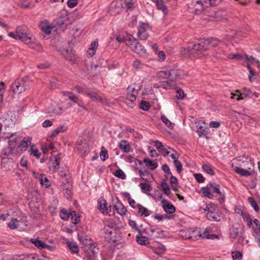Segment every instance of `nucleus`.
Returning <instances> with one entry per match:
<instances>
[{
    "instance_id": "nucleus-1",
    "label": "nucleus",
    "mask_w": 260,
    "mask_h": 260,
    "mask_svg": "<svg viewBox=\"0 0 260 260\" xmlns=\"http://www.w3.org/2000/svg\"><path fill=\"white\" fill-rule=\"evenodd\" d=\"M209 40L202 39L198 43H195L192 46H188L186 48L181 49V52L183 55L190 53L192 54L195 58H202L208 56L206 51L209 48Z\"/></svg>"
},
{
    "instance_id": "nucleus-2",
    "label": "nucleus",
    "mask_w": 260,
    "mask_h": 260,
    "mask_svg": "<svg viewBox=\"0 0 260 260\" xmlns=\"http://www.w3.org/2000/svg\"><path fill=\"white\" fill-rule=\"evenodd\" d=\"M8 36L16 40H20L28 45L31 43V39L28 36L27 28L25 26H18L15 32H9Z\"/></svg>"
},
{
    "instance_id": "nucleus-3",
    "label": "nucleus",
    "mask_w": 260,
    "mask_h": 260,
    "mask_svg": "<svg viewBox=\"0 0 260 260\" xmlns=\"http://www.w3.org/2000/svg\"><path fill=\"white\" fill-rule=\"evenodd\" d=\"M125 43L133 51L139 55L144 56L146 54V51L144 47L134 38H128L125 40Z\"/></svg>"
},
{
    "instance_id": "nucleus-4",
    "label": "nucleus",
    "mask_w": 260,
    "mask_h": 260,
    "mask_svg": "<svg viewBox=\"0 0 260 260\" xmlns=\"http://www.w3.org/2000/svg\"><path fill=\"white\" fill-rule=\"evenodd\" d=\"M140 90H141V86L138 84L135 83L129 85L126 90L127 94L125 102L126 104H128V102L132 103L134 102Z\"/></svg>"
},
{
    "instance_id": "nucleus-5",
    "label": "nucleus",
    "mask_w": 260,
    "mask_h": 260,
    "mask_svg": "<svg viewBox=\"0 0 260 260\" xmlns=\"http://www.w3.org/2000/svg\"><path fill=\"white\" fill-rule=\"evenodd\" d=\"M69 21V17L67 12L65 10H61L58 17L54 21V23L56 24V27L58 29H61L63 30L68 26L67 22Z\"/></svg>"
},
{
    "instance_id": "nucleus-6",
    "label": "nucleus",
    "mask_w": 260,
    "mask_h": 260,
    "mask_svg": "<svg viewBox=\"0 0 260 260\" xmlns=\"http://www.w3.org/2000/svg\"><path fill=\"white\" fill-rule=\"evenodd\" d=\"M85 95L94 102L101 104H105L107 102V99L96 89H87L85 92Z\"/></svg>"
},
{
    "instance_id": "nucleus-7",
    "label": "nucleus",
    "mask_w": 260,
    "mask_h": 260,
    "mask_svg": "<svg viewBox=\"0 0 260 260\" xmlns=\"http://www.w3.org/2000/svg\"><path fill=\"white\" fill-rule=\"evenodd\" d=\"M26 88V84L23 79L15 80L11 84V90L15 94H20L24 92Z\"/></svg>"
},
{
    "instance_id": "nucleus-8",
    "label": "nucleus",
    "mask_w": 260,
    "mask_h": 260,
    "mask_svg": "<svg viewBox=\"0 0 260 260\" xmlns=\"http://www.w3.org/2000/svg\"><path fill=\"white\" fill-rule=\"evenodd\" d=\"M84 250L87 253V256L89 257L90 259H94L95 254H96L99 251V249L97 247V244L95 243L91 242L84 245Z\"/></svg>"
},
{
    "instance_id": "nucleus-9",
    "label": "nucleus",
    "mask_w": 260,
    "mask_h": 260,
    "mask_svg": "<svg viewBox=\"0 0 260 260\" xmlns=\"http://www.w3.org/2000/svg\"><path fill=\"white\" fill-rule=\"evenodd\" d=\"M7 138L9 139V147L10 149L9 153L7 154L6 152H5V154L7 156H10L11 155L15 153L14 150L16 146L17 141L20 139V137L16 134H12L10 136L7 137Z\"/></svg>"
},
{
    "instance_id": "nucleus-10",
    "label": "nucleus",
    "mask_w": 260,
    "mask_h": 260,
    "mask_svg": "<svg viewBox=\"0 0 260 260\" xmlns=\"http://www.w3.org/2000/svg\"><path fill=\"white\" fill-rule=\"evenodd\" d=\"M204 7H206L202 0H192L189 5L190 10L196 14H200Z\"/></svg>"
},
{
    "instance_id": "nucleus-11",
    "label": "nucleus",
    "mask_w": 260,
    "mask_h": 260,
    "mask_svg": "<svg viewBox=\"0 0 260 260\" xmlns=\"http://www.w3.org/2000/svg\"><path fill=\"white\" fill-rule=\"evenodd\" d=\"M124 7L120 0H115L111 3L109 11L112 15H116L122 12Z\"/></svg>"
},
{
    "instance_id": "nucleus-12",
    "label": "nucleus",
    "mask_w": 260,
    "mask_h": 260,
    "mask_svg": "<svg viewBox=\"0 0 260 260\" xmlns=\"http://www.w3.org/2000/svg\"><path fill=\"white\" fill-rule=\"evenodd\" d=\"M39 27L41 30L46 35H49L52 30L56 31L57 29L55 26H52V25L46 20L40 22Z\"/></svg>"
},
{
    "instance_id": "nucleus-13",
    "label": "nucleus",
    "mask_w": 260,
    "mask_h": 260,
    "mask_svg": "<svg viewBox=\"0 0 260 260\" xmlns=\"http://www.w3.org/2000/svg\"><path fill=\"white\" fill-rule=\"evenodd\" d=\"M150 30L148 24H142L139 28L138 35L140 40H146L148 37V31Z\"/></svg>"
},
{
    "instance_id": "nucleus-14",
    "label": "nucleus",
    "mask_w": 260,
    "mask_h": 260,
    "mask_svg": "<svg viewBox=\"0 0 260 260\" xmlns=\"http://www.w3.org/2000/svg\"><path fill=\"white\" fill-rule=\"evenodd\" d=\"M182 75V72L178 69H172L168 70V79L175 82L179 79Z\"/></svg>"
},
{
    "instance_id": "nucleus-15",
    "label": "nucleus",
    "mask_w": 260,
    "mask_h": 260,
    "mask_svg": "<svg viewBox=\"0 0 260 260\" xmlns=\"http://www.w3.org/2000/svg\"><path fill=\"white\" fill-rule=\"evenodd\" d=\"M62 112V108L58 106L52 105L48 109V113L50 116H55L61 114Z\"/></svg>"
},
{
    "instance_id": "nucleus-16",
    "label": "nucleus",
    "mask_w": 260,
    "mask_h": 260,
    "mask_svg": "<svg viewBox=\"0 0 260 260\" xmlns=\"http://www.w3.org/2000/svg\"><path fill=\"white\" fill-rule=\"evenodd\" d=\"M236 92H237V94H233V93H231V99H233L234 96L237 95L238 96L236 99L238 101L243 100L244 98L250 96L252 94L251 90L249 88H246L244 89V91L242 93H240L238 90H237Z\"/></svg>"
},
{
    "instance_id": "nucleus-17",
    "label": "nucleus",
    "mask_w": 260,
    "mask_h": 260,
    "mask_svg": "<svg viewBox=\"0 0 260 260\" xmlns=\"http://www.w3.org/2000/svg\"><path fill=\"white\" fill-rule=\"evenodd\" d=\"M112 215L114 214L115 210H116L117 213L121 216L125 215L127 211L125 207L121 202H118L117 204L114 205Z\"/></svg>"
},
{
    "instance_id": "nucleus-18",
    "label": "nucleus",
    "mask_w": 260,
    "mask_h": 260,
    "mask_svg": "<svg viewBox=\"0 0 260 260\" xmlns=\"http://www.w3.org/2000/svg\"><path fill=\"white\" fill-rule=\"evenodd\" d=\"M161 203L163 204L162 208L166 213L171 214L175 211L176 209L174 206L171 204L168 200H162Z\"/></svg>"
},
{
    "instance_id": "nucleus-19",
    "label": "nucleus",
    "mask_w": 260,
    "mask_h": 260,
    "mask_svg": "<svg viewBox=\"0 0 260 260\" xmlns=\"http://www.w3.org/2000/svg\"><path fill=\"white\" fill-rule=\"evenodd\" d=\"M67 130V126L65 124L59 125L57 128L54 129L48 138L53 139L57 135L61 133H64Z\"/></svg>"
},
{
    "instance_id": "nucleus-20",
    "label": "nucleus",
    "mask_w": 260,
    "mask_h": 260,
    "mask_svg": "<svg viewBox=\"0 0 260 260\" xmlns=\"http://www.w3.org/2000/svg\"><path fill=\"white\" fill-rule=\"evenodd\" d=\"M207 218L212 221H219L221 219L220 211L213 212L212 213H207Z\"/></svg>"
},
{
    "instance_id": "nucleus-21",
    "label": "nucleus",
    "mask_w": 260,
    "mask_h": 260,
    "mask_svg": "<svg viewBox=\"0 0 260 260\" xmlns=\"http://www.w3.org/2000/svg\"><path fill=\"white\" fill-rule=\"evenodd\" d=\"M98 208L103 214H108L106 201L103 198H100L98 201Z\"/></svg>"
},
{
    "instance_id": "nucleus-22",
    "label": "nucleus",
    "mask_w": 260,
    "mask_h": 260,
    "mask_svg": "<svg viewBox=\"0 0 260 260\" xmlns=\"http://www.w3.org/2000/svg\"><path fill=\"white\" fill-rule=\"evenodd\" d=\"M234 171L242 176L248 177L251 175V171L247 168L241 167H235L234 168Z\"/></svg>"
},
{
    "instance_id": "nucleus-23",
    "label": "nucleus",
    "mask_w": 260,
    "mask_h": 260,
    "mask_svg": "<svg viewBox=\"0 0 260 260\" xmlns=\"http://www.w3.org/2000/svg\"><path fill=\"white\" fill-rule=\"evenodd\" d=\"M53 158L54 160H50L49 164V170L52 173L56 171L59 165V159L55 156Z\"/></svg>"
},
{
    "instance_id": "nucleus-24",
    "label": "nucleus",
    "mask_w": 260,
    "mask_h": 260,
    "mask_svg": "<svg viewBox=\"0 0 260 260\" xmlns=\"http://www.w3.org/2000/svg\"><path fill=\"white\" fill-rule=\"evenodd\" d=\"M31 140L30 137H25L22 140L18 147L21 152L26 150L28 146L31 143Z\"/></svg>"
},
{
    "instance_id": "nucleus-25",
    "label": "nucleus",
    "mask_w": 260,
    "mask_h": 260,
    "mask_svg": "<svg viewBox=\"0 0 260 260\" xmlns=\"http://www.w3.org/2000/svg\"><path fill=\"white\" fill-rule=\"evenodd\" d=\"M62 183L64 184L63 187V191L64 196L67 199H70L72 198V192L71 185L68 184L67 186L66 182L62 181Z\"/></svg>"
},
{
    "instance_id": "nucleus-26",
    "label": "nucleus",
    "mask_w": 260,
    "mask_h": 260,
    "mask_svg": "<svg viewBox=\"0 0 260 260\" xmlns=\"http://www.w3.org/2000/svg\"><path fill=\"white\" fill-rule=\"evenodd\" d=\"M141 179L145 181H149L152 176L146 170L140 169L138 171Z\"/></svg>"
},
{
    "instance_id": "nucleus-27",
    "label": "nucleus",
    "mask_w": 260,
    "mask_h": 260,
    "mask_svg": "<svg viewBox=\"0 0 260 260\" xmlns=\"http://www.w3.org/2000/svg\"><path fill=\"white\" fill-rule=\"evenodd\" d=\"M21 219H22L18 220L14 218H11L10 221L8 223V226L11 230H15L17 229L20 225V224L22 222L21 221Z\"/></svg>"
},
{
    "instance_id": "nucleus-28",
    "label": "nucleus",
    "mask_w": 260,
    "mask_h": 260,
    "mask_svg": "<svg viewBox=\"0 0 260 260\" xmlns=\"http://www.w3.org/2000/svg\"><path fill=\"white\" fill-rule=\"evenodd\" d=\"M98 42L96 41H93L91 43L90 48L87 51V54L89 57L93 56L95 53L96 49L98 47Z\"/></svg>"
},
{
    "instance_id": "nucleus-29",
    "label": "nucleus",
    "mask_w": 260,
    "mask_h": 260,
    "mask_svg": "<svg viewBox=\"0 0 260 260\" xmlns=\"http://www.w3.org/2000/svg\"><path fill=\"white\" fill-rule=\"evenodd\" d=\"M120 2L123 4V6L127 10L131 11L135 7V0H120Z\"/></svg>"
},
{
    "instance_id": "nucleus-30",
    "label": "nucleus",
    "mask_w": 260,
    "mask_h": 260,
    "mask_svg": "<svg viewBox=\"0 0 260 260\" xmlns=\"http://www.w3.org/2000/svg\"><path fill=\"white\" fill-rule=\"evenodd\" d=\"M203 210L207 212V213H212L213 212L219 211L217 206L212 203L207 204Z\"/></svg>"
},
{
    "instance_id": "nucleus-31",
    "label": "nucleus",
    "mask_w": 260,
    "mask_h": 260,
    "mask_svg": "<svg viewBox=\"0 0 260 260\" xmlns=\"http://www.w3.org/2000/svg\"><path fill=\"white\" fill-rule=\"evenodd\" d=\"M119 148L125 153L130 151L131 147L128 142L125 140L121 141L119 144Z\"/></svg>"
},
{
    "instance_id": "nucleus-32",
    "label": "nucleus",
    "mask_w": 260,
    "mask_h": 260,
    "mask_svg": "<svg viewBox=\"0 0 260 260\" xmlns=\"http://www.w3.org/2000/svg\"><path fill=\"white\" fill-rule=\"evenodd\" d=\"M241 167L245 168L248 169L249 170H251V168L253 167V164L251 162L250 158H245V159L242 161V163L239 164V166Z\"/></svg>"
},
{
    "instance_id": "nucleus-33",
    "label": "nucleus",
    "mask_w": 260,
    "mask_h": 260,
    "mask_svg": "<svg viewBox=\"0 0 260 260\" xmlns=\"http://www.w3.org/2000/svg\"><path fill=\"white\" fill-rule=\"evenodd\" d=\"M201 190L203 194L207 197L209 199H212L213 195L211 192V189L210 187L207 186V187H204L201 188Z\"/></svg>"
},
{
    "instance_id": "nucleus-34",
    "label": "nucleus",
    "mask_w": 260,
    "mask_h": 260,
    "mask_svg": "<svg viewBox=\"0 0 260 260\" xmlns=\"http://www.w3.org/2000/svg\"><path fill=\"white\" fill-rule=\"evenodd\" d=\"M144 162L146 166L152 170H155L157 167V164L148 158H145Z\"/></svg>"
},
{
    "instance_id": "nucleus-35",
    "label": "nucleus",
    "mask_w": 260,
    "mask_h": 260,
    "mask_svg": "<svg viewBox=\"0 0 260 260\" xmlns=\"http://www.w3.org/2000/svg\"><path fill=\"white\" fill-rule=\"evenodd\" d=\"M69 218L71 219L72 223L76 224L79 222L80 217L75 211H73L71 212Z\"/></svg>"
},
{
    "instance_id": "nucleus-36",
    "label": "nucleus",
    "mask_w": 260,
    "mask_h": 260,
    "mask_svg": "<svg viewBox=\"0 0 260 260\" xmlns=\"http://www.w3.org/2000/svg\"><path fill=\"white\" fill-rule=\"evenodd\" d=\"M156 6L158 9L162 11L164 14H167L168 12L167 8L164 4L162 0H157L156 1Z\"/></svg>"
},
{
    "instance_id": "nucleus-37",
    "label": "nucleus",
    "mask_w": 260,
    "mask_h": 260,
    "mask_svg": "<svg viewBox=\"0 0 260 260\" xmlns=\"http://www.w3.org/2000/svg\"><path fill=\"white\" fill-rule=\"evenodd\" d=\"M160 186L165 194L166 195H169L170 194V188L165 180L161 182Z\"/></svg>"
},
{
    "instance_id": "nucleus-38",
    "label": "nucleus",
    "mask_w": 260,
    "mask_h": 260,
    "mask_svg": "<svg viewBox=\"0 0 260 260\" xmlns=\"http://www.w3.org/2000/svg\"><path fill=\"white\" fill-rule=\"evenodd\" d=\"M208 187H210L211 189V192L217 193L219 194H221V192L220 191V187L218 184L216 183H211L209 184Z\"/></svg>"
},
{
    "instance_id": "nucleus-39",
    "label": "nucleus",
    "mask_w": 260,
    "mask_h": 260,
    "mask_svg": "<svg viewBox=\"0 0 260 260\" xmlns=\"http://www.w3.org/2000/svg\"><path fill=\"white\" fill-rule=\"evenodd\" d=\"M138 212L142 215L147 217L149 215V211L147 208L144 207L142 205L138 204Z\"/></svg>"
},
{
    "instance_id": "nucleus-40",
    "label": "nucleus",
    "mask_w": 260,
    "mask_h": 260,
    "mask_svg": "<svg viewBox=\"0 0 260 260\" xmlns=\"http://www.w3.org/2000/svg\"><path fill=\"white\" fill-rule=\"evenodd\" d=\"M39 179L42 185H45L46 187L49 186V184H48L49 182L48 179L45 175L42 174H40L39 177Z\"/></svg>"
},
{
    "instance_id": "nucleus-41",
    "label": "nucleus",
    "mask_w": 260,
    "mask_h": 260,
    "mask_svg": "<svg viewBox=\"0 0 260 260\" xmlns=\"http://www.w3.org/2000/svg\"><path fill=\"white\" fill-rule=\"evenodd\" d=\"M206 7L216 6L218 5L222 0H202Z\"/></svg>"
},
{
    "instance_id": "nucleus-42",
    "label": "nucleus",
    "mask_w": 260,
    "mask_h": 260,
    "mask_svg": "<svg viewBox=\"0 0 260 260\" xmlns=\"http://www.w3.org/2000/svg\"><path fill=\"white\" fill-rule=\"evenodd\" d=\"M71 212H68L64 209H61L59 213L60 218L64 220H68L70 216Z\"/></svg>"
},
{
    "instance_id": "nucleus-43",
    "label": "nucleus",
    "mask_w": 260,
    "mask_h": 260,
    "mask_svg": "<svg viewBox=\"0 0 260 260\" xmlns=\"http://www.w3.org/2000/svg\"><path fill=\"white\" fill-rule=\"evenodd\" d=\"M137 241L140 245H145L149 243L148 238L145 236L137 237Z\"/></svg>"
},
{
    "instance_id": "nucleus-44",
    "label": "nucleus",
    "mask_w": 260,
    "mask_h": 260,
    "mask_svg": "<svg viewBox=\"0 0 260 260\" xmlns=\"http://www.w3.org/2000/svg\"><path fill=\"white\" fill-rule=\"evenodd\" d=\"M242 216L243 220L247 222V225L250 227L252 223L250 215L248 213L245 212L242 214Z\"/></svg>"
},
{
    "instance_id": "nucleus-45",
    "label": "nucleus",
    "mask_w": 260,
    "mask_h": 260,
    "mask_svg": "<svg viewBox=\"0 0 260 260\" xmlns=\"http://www.w3.org/2000/svg\"><path fill=\"white\" fill-rule=\"evenodd\" d=\"M247 200L251 206L253 208L254 210L256 212H257L259 210L258 206L253 198L249 197L248 198Z\"/></svg>"
},
{
    "instance_id": "nucleus-46",
    "label": "nucleus",
    "mask_w": 260,
    "mask_h": 260,
    "mask_svg": "<svg viewBox=\"0 0 260 260\" xmlns=\"http://www.w3.org/2000/svg\"><path fill=\"white\" fill-rule=\"evenodd\" d=\"M139 186L143 192H146L147 191H150L152 189L151 185L146 183H140Z\"/></svg>"
},
{
    "instance_id": "nucleus-47",
    "label": "nucleus",
    "mask_w": 260,
    "mask_h": 260,
    "mask_svg": "<svg viewBox=\"0 0 260 260\" xmlns=\"http://www.w3.org/2000/svg\"><path fill=\"white\" fill-rule=\"evenodd\" d=\"M67 244L70 249L73 253H77L78 252V246L76 243L68 242Z\"/></svg>"
},
{
    "instance_id": "nucleus-48",
    "label": "nucleus",
    "mask_w": 260,
    "mask_h": 260,
    "mask_svg": "<svg viewBox=\"0 0 260 260\" xmlns=\"http://www.w3.org/2000/svg\"><path fill=\"white\" fill-rule=\"evenodd\" d=\"M202 169L204 172L209 175H213L214 174L213 170L209 165H203L202 166Z\"/></svg>"
},
{
    "instance_id": "nucleus-49",
    "label": "nucleus",
    "mask_w": 260,
    "mask_h": 260,
    "mask_svg": "<svg viewBox=\"0 0 260 260\" xmlns=\"http://www.w3.org/2000/svg\"><path fill=\"white\" fill-rule=\"evenodd\" d=\"M196 132L200 137L208 134V131L203 126H200Z\"/></svg>"
},
{
    "instance_id": "nucleus-50",
    "label": "nucleus",
    "mask_w": 260,
    "mask_h": 260,
    "mask_svg": "<svg viewBox=\"0 0 260 260\" xmlns=\"http://www.w3.org/2000/svg\"><path fill=\"white\" fill-rule=\"evenodd\" d=\"M34 3L33 0H20V6L25 8H28L30 5Z\"/></svg>"
},
{
    "instance_id": "nucleus-51",
    "label": "nucleus",
    "mask_w": 260,
    "mask_h": 260,
    "mask_svg": "<svg viewBox=\"0 0 260 260\" xmlns=\"http://www.w3.org/2000/svg\"><path fill=\"white\" fill-rule=\"evenodd\" d=\"M100 156L102 160L104 161L108 158V152L104 146L101 147Z\"/></svg>"
},
{
    "instance_id": "nucleus-52",
    "label": "nucleus",
    "mask_w": 260,
    "mask_h": 260,
    "mask_svg": "<svg viewBox=\"0 0 260 260\" xmlns=\"http://www.w3.org/2000/svg\"><path fill=\"white\" fill-rule=\"evenodd\" d=\"M230 237L232 238L235 239L239 235V229L238 228H232L230 232Z\"/></svg>"
},
{
    "instance_id": "nucleus-53",
    "label": "nucleus",
    "mask_w": 260,
    "mask_h": 260,
    "mask_svg": "<svg viewBox=\"0 0 260 260\" xmlns=\"http://www.w3.org/2000/svg\"><path fill=\"white\" fill-rule=\"evenodd\" d=\"M105 235H106V238L108 239L109 240H110L111 241H115V240L113 239V235L114 234V233L113 232V231L110 230L108 229H106L105 231Z\"/></svg>"
},
{
    "instance_id": "nucleus-54",
    "label": "nucleus",
    "mask_w": 260,
    "mask_h": 260,
    "mask_svg": "<svg viewBox=\"0 0 260 260\" xmlns=\"http://www.w3.org/2000/svg\"><path fill=\"white\" fill-rule=\"evenodd\" d=\"M169 149L170 150H172L173 151H175V150L174 149H172L170 147H168V149L165 148L164 146L159 150V152H160L161 153V154L164 156H168L169 153H170V151H169Z\"/></svg>"
},
{
    "instance_id": "nucleus-55",
    "label": "nucleus",
    "mask_w": 260,
    "mask_h": 260,
    "mask_svg": "<svg viewBox=\"0 0 260 260\" xmlns=\"http://www.w3.org/2000/svg\"><path fill=\"white\" fill-rule=\"evenodd\" d=\"M30 154L33 155L34 156L39 158L40 156V154L39 152V150L35 148L33 146H31L30 149Z\"/></svg>"
},
{
    "instance_id": "nucleus-56",
    "label": "nucleus",
    "mask_w": 260,
    "mask_h": 260,
    "mask_svg": "<svg viewBox=\"0 0 260 260\" xmlns=\"http://www.w3.org/2000/svg\"><path fill=\"white\" fill-rule=\"evenodd\" d=\"M30 241L38 248H43L44 243L41 240L37 239H31Z\"/></svg>"
},
{
    "instance_id": "nucleus-57",
    "label": "nucleus",
    "mask_w": 260,
    "mask_h": 260,
    "mask_svg": "<svg viewBox=\"0 0 260 260\" xmlns=\"http://www.w3.org/2000/svg\"><path fill=\"white\" fill-rule=\"evenodd\" d=\"M63 94L66 96H67L69 99L74 103H75L79 99L78 97L74 95L72 93L69 92H66L64 93Z\"/></svg>"
},
{
    "instance_id": "nucleus-58",
    "label": "nucleus",
    "mask_w": 260,
    "mask_h": 260,
    "mask_svg": "<svg viewBox=\"0 0 260 260\" xmlns=\"http://www.w3.org/2000/svg\"><path fill=\"white\" fill-rule=\"evenodd\" d=\"M174 166L176 168L177 173H181V172L182 170V165L181 162L178 160L174 161Z\"/></svg>"
},
{
    "instance_id": "nucleus-59",
    "label": "nucleus",
    "mask_w": 260,
    "mask_h": 260,
    "mask_svg": "<svg viewBox=\"0 0 260 260\" xmlns=\"http://www.w3.org/2000/svg\"><path fill=\"white\" fill-rule=\"evenodd\" d=\"M150 107V105L149 103L146 101H142L140 104V108L141 109L144 111H147Z\"/></svg>"
},
{
    "instance_id": "nucleus-60",
    "label": "nucleus",
    "mask_w": 260,
    "mask_h": 260,
    "mask_svg": "<svg viewBox=\"0 0 260 260\" xmlns=\"http://www.w3.org/2000/svg\"><path fill=\"white\" fill-rule=\"evenodd\" d=\"M59 175L61 177V178H65V180L63 181L64 182H66V183H68V171L67 170H60L59 171Z\"/></svg>"
},
{
    "instance_id": "nucleus-61",
    "label": "nucleus",
    "mask_w": 260,
    "mask_h": 260,
    "mask_svg": "<svg viewBox=\"0 0 260 260\" xmlns=\"http://www.w3.org/2000/svg\"><path fill=\"white\" fill-rule=\"evenodd\" d=\"M242 257V253L238 252H232V257L234 260H241Z\"/></svg>"
},
{
    "instance_id": "nucleus-62",
    "label": "nucleus",
    "mask_w": 260,
    "mask_h": 260,
    "mask_svg": "<svg viewBox=\"0 0 260 260\" xmlns=\"http://www.w3.org/2000/svg\"><path fill=\"white\" fill-rule=\"evenodd\" d=\"M115 176L121 179H124L125 175L121 170H118L115 173Z\"/></svg>"
},
{
    "instance_id": "nucleus-63",
    "label": "nucleus",
    "mask_w": 260,
    "mask_h": 260,
    "mask_svg": "<svg viewBox=\"0 0 260 260\" xmlns=\"http://www.w3.org/2000/svg\"><path fill=\"white\" fill-rule=\"evenodd\" d=\"M161 119L168 127L172 126V122L165 115L161 116Z\"/></svg>"
},
{
    "instance_id": "nucleus-64",
    "label": "nucleus",
    "mask_w": 260,
    "mask_h": 260,
    "mask_svg": "<svg viewBox=\"0 0 260 260\" xmlns=\"http://www.w3.org/2000/svg\"><path fill=\"white\" fill-rule=\"evenodd\" d=\"M170 183L171 184V187L178 185L177 178L176 177L173 176V175H171V178H170Z\"/></svg>"
}]
</instances>
